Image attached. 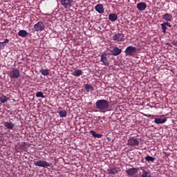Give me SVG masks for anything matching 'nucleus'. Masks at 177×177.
<instances>
[{"label":"nucleus","instance_id":"1","mask_svg":"<svg viewBox=\"0 0 177 177\" xmlns=\"http://www.w3.org/2000/svg\"><path fill=\"white\" fill-rule=\"evenodd\" d=\"M110 106V102L106 100H99L95 102L96 109L100 110V111H104L107 110Z\"/></svg>","mask_w":177,"mask_h":177},{"label":"nucleus","instance_id":"2","mask_svg":"<svg viewBox=\"0 0 177 177\" xmlns=\"http://www.w3.org/2000/svg\"><path fill=\"white\" fill-rule=\"evenodd\" d=\"M34 164L36 167H41V168H48V167H50L52 163L48 162L45 160H34Z\"/></svg>","mask_w":177,"mask_h":177},{"label":"nucleus","instance_id":"3","mask_svg":"<svg viewBox=\"0 0 177 177\" xmlns=\"http://www.w3.org/2000/svg\"><path fill=\"white\" fill-rule=\"evenodd\" d=\"M45 30V24L42 21H39L34 25L32 30L36 32H41Z\"/></svg>","mask_w":177,"mask_h":177},{"label":"nucleus","instance_id":"4","mask_svg":"<svg viewBox=\"0 0 177 177\" xmlns=\"http://www.w3.org/2000/svg\"><path fill=\"white\" fill-rule=\"evenodd\" d=\"M9 76L11 80H16L20 77V71L17 68H13L9 71Z\"/></svg>","mask_w":177,"mask_h":177},{"label":"nucleus","instance_id":"5","mask_svg":"<svg viewBox=\"0 0 177 177\" xmlns=\"http://www.w3.org/2000/svg\"><path fill=\"white\" fill-rule=\"evenodd\" d=\"M137 50H138L136 48V47L129 46L124 50V53L126 56H133L135 53H136Z\"/></svg>","mask_w":177,"mask_h":177},{"label":"nucleus","instance_id":"6","mask_svg":"<svg viewBox=\"0 0 177 177\" xmlns=\"http://www.w3.org/2000/svg\"><path fill=\"white\" fill-rule=\"evenodd\" d=\"M124 38H125V35L122 33H115L112 37V39L117 42H124Z\"/></svg>","mask_w":177,"mask_h":177},{"label":"nucleus","instance_id":"7","mask_svg":"<svg viewBox=\"0 0 177 177\" xmlns=\"http://www.w3.org/2000/svg\"><path fill=\"white\" fill-rule=\"evenodd\" d=\"M102 63H103L104 66H110V61L109 60V58H107V54L106 53H103L100 55V60Z\"/></svg>","mask_w":177,"mask_h":177},{"label":"nucleus","instance_id":"8","mask_svg":"<svg viewBox=\"0 0 177 177\" xmlns=\"http://www.w3.org/2000/svg\"><path fill=\"white\" fill-rule=\"evenodd\" d=\"M61 5H62L65 9H69V8L73 6V0H61Z\"/></svg>","mask_w":177,"mask_h":177},{"label":"nucleus","instance_id":"9","mask_svg":"<svg viewBox=\"0 0 177 177\" xmlns=\"http://www.w3.org/2000/svg\"><path fill=\"white\" fill-rule=\"evenodd\" d=\"M110 52L111 56H118V55H121L122 50L118 47H113V49L110 50Z\"/></svg>","mask_w":177,"mask_h":177},{"label":"nucleus","instance_id":"10","mask_svg":"<svg viewBox=\"0 0 177 177\" xmlns=\"http://www.w3.org/2000/svg\"><path fill=\"white\" fill-rule=\"evenodd\" d=\"M127 144L129 145V146H138L139 140L135 138H129L127 141Z\"/></svg>","mask_w":177,"mask_h":177},{"label":"nucleus","instance_id":"11","mask_svg":"<svg viewBox=\"0 0 177 177\" xmlns=\"http://www.w3.org/2000/svg\"><path fill=\"white\" fill-rule=\"evenodd\" d=\"M138 171H139V168L133 167L127 169L126 172L129 176H132L133 175H135V174H138Z\"/></svg>","mask_w":177,"mask_h":177},{"label":"nucleus","instance_id":"12","mask_svg":"<svg viewBox=\"0 0 177 177\" xmlns=\"http://www.w3.org/2000/svg\"><path fill=\"white\" fill-rule=\"evenodd\" d=\"M95 10L97 13H100V15H102V13H104V7H103V4H97L95 6Z\"/></svg>","mask_w":177,"mask_h":177},{"label":"nucleus","instance_id":"13","mask_svg":"<svg viewBox=\"0 0 177 177\" xmlns=\"http://www.w3.org/2000/svg\"><path fill=\"white\" fill-rule=\"evenodd\" d=\"M146 8H147V4L145 2H140L137 4V9L140 10V12L146 10Z\"/></svg>","mask_w":177,"mask_h":177},{"label":"nucleus","instance_id":"14","mask_svg":"<svg viewBox=\"0 0 177 177\" xmlns=\"http://www.w3.org/2000/svg\"><path fill=\"white\" fill-rule=\"evenodd\" d=\"M162 20L165 21H172V14L165 13V15H162Z\"/></svg>","mask_w":177,"mask_h":177},{"label":"nucleus","instance_id":"15","mask_svg":"<svg viewBox=\"0 0 177 177\" xmlns=\"http://www.w3.org/2000/svg\"><path fill=\"white\" fill-rule=\"evenodd\" d=\"M140 169L142 171V174H141V177H151V174L146 170L143 167H140Z\"/></svg>","mask_w":177,"mask_h":177},{"label":"nucleus","instance_id":"16","mask_svg":"<svg viewBox=\"0 0 177 177\" xmlns=\"http://www.w3.org/2000/svg\"><path fill=\"white\" fill-rule=\"evenodd\" d=\"M3 125L7 129H12L15 128V124L12 123V122H4Z\"/></svg>","mask_w":177,"mask_h":177},{"label":"nucleus","instance_id":"17","mask_svg":"<svg viewBox=\"0 0 177 177\" xmlns=\"http://www.w3.org/2000/svg\"><path fill=\"white\" fill-rule=\"evenodd\" d=\"M118 19V16L115 13H111L109 15V20H110V21H115Z\"/></svg>","mask_w":177,"mask_h":177},{"label":"nucleus","instance_id":"18","mask_svg":"<svg viewBox=\"0 0 177 177\" xmlns=\"http://www.w3.org/2000/svg\"><path fill=\"white\" fill-rule=\"evenodd\" d=\"M18 35L19 37H21L22 38H26L27 35H28V32L26 31L25 30H21L18 32Z\"/></svg>","mask_w":177,"mask_h":177},{"label":"nucleus","instance_id":"19","mask_svg":"<svg viewBox=\"0 0 177 177\" xmlns=\"http://www.w3.org/2000/svg\"><path fill=\"white\" fill-rule=\"evenodd\" d=\"M117 172H118V171L117 170V168H115V167L107 169V174H109V175H115V174H117Z\"/></svg>","mask_w":177,"mask_h":177},{"label":"nucleus","instance_id":"20","mask_svg":"<svg viewBox=\"0 0 177 177\" xmlns=\"http://www.w3.org/2000/svg\"><path fill=\"white\" fill-rule=\"evenodd\" d=\"M72 75H74V77H80V75H82V70H75V71L72 72Z\"/></svg>","mask_w":177,"mask_h":177},{"label":"nucleus","instance_id":"21","mask_svg":"<svg viewBox=\"0 0 177 177\" xmlns=\"http://www.w3.org/2000/svg\"><path fill=\"white\" fill-rule=\"evenodd\" d=\"M154 122L156 124H165V122H167V119L165 118H156L154 120Z\"/></svg>","mask_w":177,"mask_h":177},{"label":"nucleus","instance_id":"22","mask_svg":"<svg viewBox=\"0 0 177 177\" xmlns=\"http://www.w3.org/2000/svg\"><path fill=\"white\" fill-rule=\"evenodd\" d=\"M90 133H91L92 136H93L94 138H97V139H100V138H102V134H98L96 131L93 130H91Z\"/></svg>","mask_w":177,"mask_h":177},{"label":"nucleus","instance_id":"23","mask_svg":"<svg viewBox=\"0 0 177 177\" xmlns=\"http://www.w3.org/2000/svg\"><path fill=\"white\" fill-rule=\"evenodd\" d=\"M59 117L63 118V117H67V111L66 110H61L58 112Z\"/></svg>","mask_w":177,"mask_h":177},{"label":"nucleus","instance_id":"24","mask_svg":"<svg viewBox=\"0 0 177 177\" xmlns=\"http://www.w3.org/2000/svg\"><path fill=\"white\" fill-rule=\"evenodd\" d=\"M9 100V97L5 96V95H1L0 96V102L1 103H6Z\"/></svg>","mask_w":177,"mask_h":177},{"label":"nucleus","instance_id":"25","mask_svg":"<svg viewBox=\"0 0 177 177\" xmlns=\"http://www.w3.org/2000/svg\"><path fill=\"white\" fill-rule=\"evenodd\" d=\"M163 34H167V24L164 22L160 24Z\"/></svg>","mask_w":177,"mask_h":177},{"label":"nucleus","instance_id":"26","mask_svg":"<svg viewBox=\"0 0 177 177\" xmlns=\"http://www.w3.org/2000/svg\"><path fill=\"white\" fill-rule=\"evenodd\" d=\"M39 73H41V74L42 75H49V70L48 69H40L39 70Z\"/></svg>","mask_w":177,"mask_h":177},{"label":"nucleus","instance_id":"27","mask_svg":"<svg viewBox=\"0 0 177 177\" xmlns=\"http://www.w3.org/2000/svg\"><path fill=\"white\" fill-rule=\"evenodd\" d=\"M145 160L146 161H147L148 162H154V160H156V158H154L153 157H151L150 156H147L145 157Z\"/></svg>","mask_w":177,"mask_h":177},{"label":"nucleus","instance_id":"28","mask_svg":"<svg viewBox=\"0 0 177 177\" xmlns=\"http://www.w3.org/2000/svg\"><path fill=\"white\" fill-rule=\"evenodd\" d=\"M36 97H41L42 99H45V95H44L42 92L39 91L36 93Z\"/></svg>","mask_w":177,"mask_h":177},{"label":"nucleus","instance_id":"29","mask_svg":"<svg viewBox=\"0 0 177 177\" xmlns=\"http://www.w3.org/2000/svg\"><path fill=\"white\" fill-rule=\"evenodd\" d=\"M3 46H6V44H9V39H6L5 41L0 42Z\"/></svg>","mask_w":177,"mask_h":177},{"label":"nucleus","instance_id":"30","mask_svg":"<svg viewBox=\"0 0 177 177\" xmlns=\"http://www.w3.org/2000/svg\"><path fill=\"white\" fill-rule=\"evenodd\" d=\"M84 88L85 89H93L92 86H91L90 84H85Z\"/></svg>","mask_w":177,"mask_h":177},{"label":"nucleus","instance_id":"31","mask_svg":"<svg viewBox=\"0 0 177 177\" xmlns=\"http://www.w3.org/2000/svg\"><path fill=\"white\" fill-rule=\"evenodd\" d=\"M166 23V26H167V27H172V25H171V24L169 22H165Z\"/></svg>","mask_w":177,"mask_h":177},{"label":"nucleus","instance_id":"32","mask_svg":"<svg viewBox=\"0 0 177 177\" xmlns=\"http://www.w3.org/2000/svg\"><path fill=\"white\" fill-rule=\"evenodd\" d=\"M173 45H174V46H177V41H174V42L173 43Z\"/></svg>","mask_w":177,"mask_h":177}]
</instances>
